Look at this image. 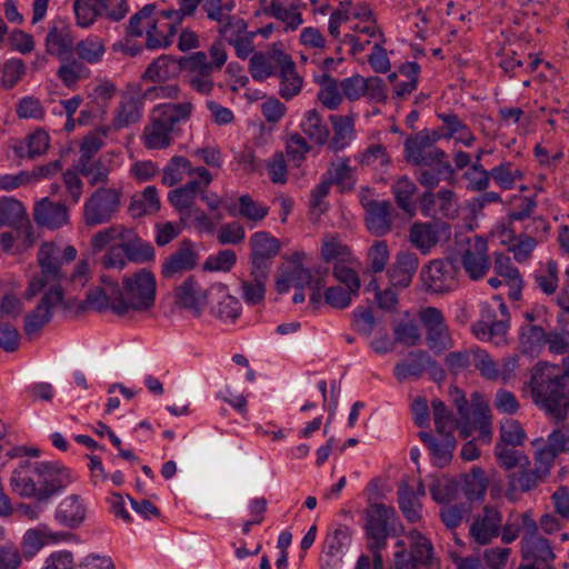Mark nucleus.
<instances>
[{"instance_id": "1a4fd4ad", "label": "nucleus", "mask_w": 569, "mask_h": 569, "mask_svg": "<svg viewBox=\"0 0 569 569\" xmlns=\"http://www.w3.org/2000/svg\"><path fill=\"white\" fill-rule=\"evenodd\" d=\"M409 538L410 550L395 553L396 569H436L438 563L431 541L417 530L410 531Z\"/></svg>"}, {"instance_id": "ea45409f", "label": "nucleus", "mask_w": 569, "mask_h": 569, "mask_svg": "<svg viewBox=\"0 0 569 569\" xmlns=\"http://www.w3.org/2000/svg\"><path fill=\"white\" fill-rule=\"evenodd\" d=\"M60 66L56 76L69 89H76L78 83L91 76V70L81 61L71 56L59 59Z\"/></svg>"}, {"instance_id": "338daca9", "label": "nucleus", "mask_w": 569, "mask_h": 569, "mask_svg": "<svg viewBox=\"0 0 569 569\" xmlns=\"http://www.w3.org/2000/svg\"><path fill=\"white\" fill-rule=\"evenodd\" d=\"M523 352H536L540 350L547 341V333L541 327L525 325L520 331Z\"/></svg>"}, {"instance_id": "2eb2a0df", "label": "nucleus", "mask_w": 569, "mask_h": 569, "mask_svg": "<svg viewBox=\"0 0 569 569\" xmlns=\"http://www.w3.org/2000/svg\"><path fill=\"white\" fill-rule=\"evenodd\" d=\"M366 226L370 233L382 237L392 229L396 211L389 200H372L361 194Z\"/></svg>"}, {"instance_id": "4468645a", "label": "nucleus", "mask_w": 569, "mask_h": 569, "mask_svg": "<svg viewBox=\"0 0 569 569\" xmlns=\"http://www.w3.org/2000/svg\"><path fill=\"white\" fill-rule=\"evenodd\" d=\"M393 507L383 503L371 505L367 511L366 533L370 550H381L389 535V523L395 518Z\"/></svg>"}, {"instance_id": "c9c22d12", "label": "nucleus", "mask_w": 569, "mask_h": 569, "mask_svg": "<svg viewBox=\"0 0 569 569\" xmlns=\"http://www.w3.org/2000/svg\"><path fill=\"white\" fill-rule=\"evenodd\" d=\"M440 224L435 222H415L409 229L410 243L428 254L433 247L439 242Z\"/></svg>"}, {"instance_id": "c85d7f7f", "label": "nucleus", "mask_w": 569, "mask_h": 569, "mask_svg": "<svg viewBox=\"0 0 569 569\" xmlns=\"http://www.w3.org/2000/svg\"><path fill=\"white\" fill-rule=\"evenodd\" d=\"M282 56L288 54L278 49L253 53L249 60V72L251 77L257 81H263L274 76L280 68Z\"/></svg>"}, {"instance_id": "6e6552de", "label": "nucleus", "mask_w": 569, "mask_h": 569, "mask_svg": "<svg viewBox=\"0 0 569 569\" xmlns=\"http://www.w3.org/2000/svg\"><path fill=\"white\" fill-rule=\"evenodd\" d=\"M122 196L121 182L98 187L84 201V223L88 227H96L110 222L120 210Z\"/></svg>"}, {"instance_id": "4be33fe9", "label": "nucleus", "mask_w": 569, "mask_h": 569, "mask_svg": "<svg viewBox=\"0 0 569 569\" xmlns=\"http://www.w3.org/2000/svg\"><path fill=\"white\" fill-rule=\"evenodd\" d=\"M198 256L192 249L191 242L184 240L180 247L171 253L162 263L161 274L167 278H176L196 268Z\"/></svg>"}, {"instance_id": "412c9836", "label": "nucleus", "mask_w": 569, "mask_h": 569, "mask_svg": "<svg viewBox=\"0 0 569 569\" xmlns=\"http://www.w3.org/2000/svg\"><path fill=\"white\" fill-rule=\"evenodd\" d=\"M560 365L539 361L531 369V391H561L566 388Z\"/></svg>"}, {"instance_id": "bf43d9fd", "label": "nucleus", "mask_w": 569, "mask_h": 569, "mask_svg": "<svg viewBox=\"0 0 569 569\" xmlns=\"http://www.w3.org/2000/svg\"><path fill=\"white\" fill-rule=\"evenodd\" d=\"M128 227L123 224H112L108 228L99 230L91 238V247L94 252H100L111 246L121 243Z\"/></svg>"}, {"instance_id": "c756f323", "label": "nucleus", "mask_w": 569, "mask_h": 569, "mask_svg": "<svg viewBox=\"0 0 569 569\" xmlns=\"http://www.w3.org/2000/svg\"><path fill=\"white\" fill-rule=\"evenodd\" d=\"M207 301V292L193 277H188L176 290V303L200 316Z\"/></svg>"}, {"instance_id": "f8f14e48", "label": "nucleus", "mask_w": 569, "mask_h": 569, "mask_svg": "<svg viewBox=\"0 0 569 569\" xmlns=\"http://www.w3.org/2000/svg\"><path fill=\"white\" fill-rule=\"evenodd\" d=\"M459 257L463 270L472 280L483 278L491 264L488 243L479 236L466 240L459 251Z\"/></svg>"}, {"instance_id": "9d476101", "label": "nucleus", "mask_w": 569, "mask_h": 569, "mask_svg": "<svg viewBox=\"0 0 569 569\" xmlns=\"http://www.w3.org/2000/svg\"><path fill=\"white\" fill-rule=\"evenodd\" d=\"M438 134L420 132L405 142V153L409 162L416 166L432 167L446 158L443 150L436 146Z\"/></svg>"}, {"instance_id": "cd10ccee", "label": "nucleus", "mask_w": 569, "mask_h": 569, "mask_svg": "<svg viewBox=\"0 0 569 569\" xmlns=\"http://www.w3.org/2000/svg\"><path fill=\"white\" fill-rule=\"evenodd\" d=\"M493 271L503 279L508 287V297L512 301L521 298L523 280L519 270L511 262L510 257L503 253L495 254Z\"/></svg>"}, {"instance_id": "6ab92c4d", "label": "nucleus", "mask_w": 569, "mask_h": 569, "mask_svg": "<svg viewBox=\"0 0 569 569\" xmlns=\"http://www.w3.org/2000/svg\"><path fill=\"white\" fill-rule=\"evenodd\" d=\"M501 527V512L497 508L486 507L481 513L473 518L470 526V536L477 543L487 545L499 536Z\"/></svg>"}, {"instance_id": "6e6d98bb", "label": "nucleus", "mask_w": 569, "mask_h": 569, "mask_svg": "<svg viewBox=\"0 0 569 569\" xmlns=\"http://www.w3.org/2000/svg\"><path fill=\"white\" fill-rule=\"evenodd\" d=\"M50 138L43 130H36L24 141L14 146V152L20 158H34L42 154L49 148Z\"/></svg>"}, {"instance_id": "052dcab7", "label": "nucleus", "mask_w": 569, "mask_h": 569, "mask_svg": "<svg viewBox=\"0 0 569 569\" xmlns=\"http://www.w3.org/2000/svg\"><path fill=\"white\" fill-rule=\"evenodd\" d=\"M519 356L518 355H509L507 357H502L496 360L495 370L497 371L496 377H491L492 383H499L502 386L511 385L516 378L519 370Z\"/></svg>"}, {"instance_id": "603ef678", "label": "nucleus", "mask_w": 569, "mask_h": 569, "mask_svg": "<svg viewBox=\"0 0 569 569\" xmlns=\"http://www.w3.org/2000/svg\"><path fill=\"white\" fill-rule=\"evenodd\" d=\"M333 137L329 142V149L337 152L345 149L353 139L355 126L349 117L331 116Z\"/></svg>"}, {"instance_id": "0e129e2a", "label": "nucleus", "mask_w": 569, "mask_h": 569, "mask_svg": "<svg viewBox=\"0 0 569 569\" xmlns=\"http://www.w3.org/2000/svg\"><path fill=\"white\" fill-rule=\"evenodd\" d=\"M431 405L437 431L441 435L450 436L457 429L458 418L452 415L442 401L433 399Z\"/></svg>"}, {"instance_id": "864d4df0", "label": "nucleus", "mask_w": 569, "mask_h": 569, "mask_svg": "<svg viewBox=\"0 0 569 569\" xmlns=\"http://www.w3.org/2000/svg\"><path fill=\"white\" fill-rule=\"evenodd\" d=\"M193 166L182 156H173L162 169V183L168 187L178 184L186 176H193Z\"/></svg>"}, {"instance_id": "79ce46f5", "label": "nucleus", "mask_w": 569, "mask_h": 569, "mask_svg": "<svg viewBox=\"0 0 569 569\" xmlns=\"http://www.w3.org/2000/svg\"><path fill=\"white\" fill-rule=\"evenodd\" d=\"M299 127L311 142L321 146L328 141L329 128L317 109L306 111Z\"/></svg>"}, {"instance_id": "58836bf2", "label": "nucleus", "mask_w": 569, "mask_h": 569, "mask_svg": "<svg viewBox=\"0 0 569 569\" xmlns=\"http://www.w3.org/2000/svg\"><path fill=\"white\" fill-rule=\"evenodd\" d=\"M532 401L557 422L565 421L569 411V393H531Z\"/></svg>"}, {"instance_id": "20e7f679", "label": "nucleus", "mask_w": 569, "mask_h": 569, "mask_svg": "<svg viewBox=\"0 0 569 569\" xmlns=\"http://www.w3.org/2000/svg\"><path fill=\"white\" fill-rule=\"evenodd\" d=\"M193 108L191 101L157 104L141 134L143 147L148 150L169 148L174 140L177 126L191 117Z\"/></svg>"}, {"instance_id": "49530a36", "label": "nucleus", "mask_w": 569, "mask_h": 569, "mask_svg": "<svg viewBox=\"0 0 569 569\" xmlns=\"http://www.w3.org/2000/svg\"><path fill=\"white\" fill-rule=\"evenodd\" d=\"M422 201L425 204L431 203L439 213L448 219H455L459 212L457 196L453 190L442 188L438 192H426Z\"/></svg>"}, {"instance_id": "a19ab883", "label": "nucleus", "mask_w": 569, "mask_h": 569, "mask_svg": "<svg viewBox=\"0 0 569 569\" xmlns=\"http://www.w3.org/2000/svg\"><path fill=\"white\" fill-rule=\"evenodd\" d=\"M73 51L77 53V59L84 64H98L103 60L106 54V43L101 37L89 34L74 43Z\"/></svg>"}, {"instance_id": "7ed1b4c3", "label": "nucleus", "mask_w": 569, "mask_h": 569, "mask_svg": "<svg viewBox=\"0 0 569 569\" xmlns=\"http://www.w3.org/2000/svg\"><path fill=\"white\" fill-rule=\"evenodd\" d=\"M181 22L171 10H157L154 4H146L130 19L127 33L131 37H146V47L150 50L168 48Z\"/></svg>"}, {"instance_id": "ddd939ff", "label": "nucleus", "mask_w": 569, "mask_h": 569, "mask_svg": "<svg viewBox=\"0 0 569 569\" xmlns=\"http://www.w3.org/2000/svg\"><path fill=\"white\" fill-rule=\"evenodd\" d=\"M73 12L77 26L89 28L99 17H106L113 22L122 20L129 12V6L126 0H119L114 9H107L96 0H74Z\"/></svg>"}, {"instance_id": "9b49d317", "label": "nucleus", "mask_w": 569, "mask_h": 569, "mask_svg": "<svg viewBox=\"0 0 569 569\" xmlns=\"http://www.w3.org/2000/svg\"><path fill=\"white\" fill-rule=\"evenodd\" d=\"M181 62L188 86L199 94L209 96L214 88L212 78L214 70L207 64V53L203 51L192 52L187 57H181Z\"/></svg>"}, {"instance_id": "4d7b16f0", "label": "nucleus", "mask_w": 569, "mask_h": 569, "mask_svg": "<svg viewBox=\"0 0 569 569\" xmlns=\"http://www.w3.org/2000/svg\"><path fill=\"white\" fill-rule=\"evenodd\" d=\"M229 212L232 217L239 216L247 219L252 223L251 227H254L267 217L269 208L256 202L250 196L246 194L239 198L238 210L236 211V209L231 207Z\"/></svg>"}, {"instance_id": "3c124183", "label": "nucleus", "mask_w": 569, "mask_h": 569, "mask_svg": "<svg viewBox=\"0 0 569 569\" xmlns=\"http://www.w3.org/2000/svg\"><path fill=\"white\" fill-rule=\"evenodd\" d=\"M159 209L160 199L158 196V190L154 186L146 187L141 194L131 199L129 204V212L134 218L154 213Z\"/></svg>"}, {"instance_id": "aec40b11", "label": "nucleus", "mask_w": 569, "mask_h": 569, "mask_svg": "<svg viewBox=\"0 0 569 569\" xmlns=\"http://www.w3.org/2000/svg\"><path fill=\"white\" fill-rule=\"evenodd\" d=\"M76 38L70 26L63 21H54L48 29L44 47L48 54L63 59L72 54Z\"/></svg>"}, {"instance_id": "13d9d810", "label": "nucleus", "mask_w": 569, "mask_h": 569, "mask_svg": "<svg viewBox=\"0 0 569 569\" xmlns=\"http://www.w3.org/2000/svg\"><path fill=\"white\" fill-rule=\"evenodd\" d=\"M398 502L400 510L408 521L417 522L421 519V503L409 485H400L398 489Z\"/></svg>"}, {"instance_id": "bb28decb", "label": "nucleus", "mask_w": 569, "mask_h": 569, "mask_svg": "<svg viewBox=\"0 0 569 569\" xmlns=\"http://www.w3.org/2000/svg\"><path fill=\"white\" fill-rule=\"evenodd\" d=\"M419 260L416 253L400 251L395 263L388 269V278L392 287L407 288L418 269Z\"/></svg>"}, {"instance_id": "f3484780", "label": "nucleus", "mask_w": 569, "mask_h": 569, "mask_svg": "<svg viewBox=\"0 0 569 569\" xmlns=\"http://www.w3.org/2000/svg\"><path fill=\"white\" fill-rule=\"evenodd\" d=\"M457 270L448 260H433L422 272V281L427 289L433 293L451 291L457 286Z\"/></svg>"}, {"instance_id": "423d86ee", "label": "nucleus", "mask_w": 569, "mask_h": 569, "mask_svg": "<svg viewBox=\"0 0 569 569\" xmlns=\"http://www.w3.org/2000/svg\"><path fill=\"white\" fill-rule=\"evenodd\" d=\"M458 413L457 430L460 437L467 439L477 433V440L489 445L492 441V413L489 403L478 393L469 401L465 393L455 399Z\"/></svg>"}, {"instance_id": "09e8293b", "label": "nucleus", "mask_w": 569, "mask_h": 569, "mask_svg": "<svg viewBox=\"0 0 569 569\" xmlns=\"http://www.w3.org/2000/svg\"><path fill=\"white\" fill-rule=\"evenodd\" d=\"M352 532L346 525H336L330 528L325 539L326 553L330 557L341 558L351 545Z\"/></svg>"}, {"instance_id": "5701e85b", "label": "nucleus", "mask_w": 569, "mask_h": 569, "mask_svg": "<svg viewBox=\"0 0 569 569\" xmlns=\"http://www.w3.org/2000/svg\"><path fill=\"white\" fill-rule=\"evenodd\" d=\"M251 262L263 276L268 261L276 257L280 250V242L267 231L254 232L250 237Z\"/></svg>"}, {"instance_id": "0eeeda50", "label": "nucleus", "mask_w": 569, "mask_h": 569, "mask_svg": "<svg viewBox=\"0 0 569 569\" xmlns=\"http://www.w3.org/2000/svg\"><path fill=\"white\" fill-rule=\"evenodd\" d=\"M510 315L500 297L480 305V318L471 326L475 337L481 341L501 346L506 342Z\"/></svg>"}, {"instance_id": "5fc2aeb1", "label": "nucleus", "mask_w": 569, "mask_h": 569, "mask_svg": "<svg viewBox=\"0 0 569 569\" xmlns=\"http://www.w3.org/2000/svg\"><path fill=\"white\" fill-rule=\"evenodd\" d=\"M533 280L536 287L545 295L552 296L559 286L558 264L555 260H548L535 270Z\"/></svg>"}, {"instance_id": "69168bd1", "label": "nucleus", "mask_w": 569, "mask_h": 569, "mask_svg": "<svg viewBox=\"0 0 569 569\" xmlns=\"http://www.w3.org/2000/svg\"><path fill=\"white\" fill-rule=\"evenodd\" d=\"M500 442L510 447H519L522 446L527 433L519 421L510 418H506L501 420L500 428Z\"/></svg>"}, {"instance_id": "dca6fc26", "label": "nucleus", "mask_w": 569, "mask_h": 569, "mask_svg": "<svg viewBox=\"0 0 569 569\" xmlns=\"http://www.w3.org/2000/svg\"><path fill=\"white\" fill-rule=\"evenodd\" d=\"M420 320L427 329V345L436 353L449 349L451 337L442 312L435 307H427L419 313Z\"/></svg>"}, {"instance_id": "8fccbe9b", "label": "nucleus", "mask_w": 569, "mask_h": 569, "mask_svg": "<svg viewBox=\"0 0 569 569\" xmlns=\"http://www.w3.org/2000/svg\"><path fill=\"white\" fill-rule=\"evenodd\" d=\"M491 171V179L503 190H511L518 181L525 178V171L512 161L503 160L495 166Z\"/></svg>"}, {"instance_id": "f03ea898", "label": "nucleus", "mask_w": 569, "mask_h": 569, "mask_svg": "<svg viewBox=\"0 0 569 569\" xmlns=\"http://www.w3.org/2000/svg\"><path fill=\"white\" fill-rule=\"evenodd\" d=\"M9 482L20 497L46 503L72 482V477L59 462L26 460L12 470Z\"/></svg>"}, {"instance_id": "e433bc0d", "label": "nucleus", "mask_w": 569, "mask_h": 569, "mask_svg": "<svg viewBox=\"0 0 569 569\" xmlns=\"http://www.w3.org/2000/svg\"><path fill=\"white\" fill-rule=\"evenodd\" d=\"M322 177L342 192L352 190L356 184V169L346 157L331 161Z\"/></svg>"}, {"instance_id": "37998d69", "label": "nucleus", "mask_w": 569, "mask_h": 569, "mask_svg": "<svg viewBox=\"0 0 569 569\" xmlns=\"http://www.w3.org/2000/svg\"><path fill=\"white\" fill-rule=\"evenodd\" d=\"M218 302L211 307V313L226 323L234 322L241 315L240 301L227 292L224 286H218Z\"/></svg>"}, {"instance_id": "4c0bfd02", "label": "nucleus", "mask_w": 569, "mask_h": 569, "mask_svg": "<svg viewBox=\"0 0 569 569\" xmlns=\"http://www.w3.org/2000/svg\"><path fill=\"white\" fill-rule=\"evenodd\" d=\"M121 243L128 261L144 263L156 258V251L152 244L142 240L132 228L127 229Z\"/></svg>"}, {"instance_id": "2f4dec72", "label": "nucleus", "mask_w": 569, "mask_h": 569, "mask_svg": "<svg viewBox=\"0 0 569 569\" xmlns=\"http://www.w3.org/2000/svg\"><path fill=\"white\" fill-rule=\"evenodd\" d=\"M87 513L83 500L78 495H70L62 499L54 511V519L70 529L78 528Z\"/></svg>"}, {"instance_id": "f257e3e1", "label": "nucleus", "mask_w": 569, "mask_h": 569, "mask_svg": "<svg viewBox=\"0 0 569 569\" xmlns=\"http://www.w3.org/2000/svg\"><path fill=\"white\" fill-rule=\"evenodd\" d=\"M60 249L52 242L41 244L38 262L41 274L29 283L27 296L33 297L43 291V296L33 310L24 317L23 330L29 339L37 337L52 319L56 308L63 303L61 281L63 273L59 261Z\"/></svg>"}, {"instance_id": "c03bdc74", "label": "nucleus", "mask_w": 569, "mask_h": 569, "mask_svg": "<svg viewBox=\"0 0 569 569\" xmlns=\"http://www.w3.org/2000/svg\"><path fill=\"white\" fill-rule=\"evenodd\" d=\"M417 179L422 187L431 190L441 181H453L455 169L445 158L440 162H435L432 167L419 170Z\"/></svg>"}, {"instance_id": "a878e982", "label": "nucleus", "mask_w": 569, "mask_h": 569, "mask_svg": "<svg viewBox=\"0 0 569 569\" xmlns=\"http://www.w3.org/2000/svg\"><path fill=\"white\" fill-rule=\"evenodd\" d=\"M143 113V100L137 94H123L114 109L112 127L116 130L137 123Z\"/></svg>"}, {"instance_id": "7c9ffc66", "label": "nucleus", "mask_w": 569, "mask_h": 569, "mask_svg": "<svg viewBox=\"0 0 569 569\" xmlns=\"http://www.w3.org/2000/svg\"><path fill=\"white\" fill-rule=\"evenodd\" d=\"M342 94L351 101L360 99L365 94L378 97L382 93V81L378 77L363 78L352 76L340 82Z\"/></svg>"}, {"instance_id": "473e14b6", "label": "nucleus", "mask_w": 569, "mask_h": 569, "mask_svg": "<svg viewBox=\"0 0 569 569\" xmlns=\"http://www.w3.org/2000/svg\"><path fill=\"white\" fill-rule=\"evenodd\" d=\"M182 69L181 58L174 59L172 56L162 54L148 66L142 78L151 82H166L177 78Z\"/></svg>"}, {"instance_id": "e2e57ef3", "label": "nucleus", "mask_w": 569, "mask_h": 569, "mask_svg": "<svg viewBox=\"0 0 569 569\" xmlns=\"http://www.w3.org/2000/svg\"><path fill=\"white\" fill-rule=\"evenodd\" d=\"M27 72L26 63L19 58H10L2 64L0 84L3 89L14 88Z\"/></svg>"}, {"instance_id": "a211bd4d", "label": "nucleus", "mask_w": 569, "mask_h": 569, "mask_svg": "<svg viewBox=\"0 0 569 569\" xmlns=\"http://www.w3.org/2000/svg\"><path fill=\"white\" fill-rule=\"evenodd\" d=\"M73 535L66 531H52L47 525L40 523L28 529L21 541L26 558L34 557L44 546L70 541Z\"/></svg>"}, {"instance_id": "72a5a7b5", "label": "nucleus", "mask_w": 569, "mask_h": 569, "mask_svg": "<svg viewBox=\"0 0 569 569\" xmlns=\"http://www.w3.org/2000/svg\"><path fill=\"white\" fill-rule=\"evenodd\" d=\"M431 363V357L423 350L409 352L407 359L396 363L393 375L399 382L415 380L421 377Z\"/></svg>"}, {"instance_id": "de8ad7c7", "label": "nucleus", "mask_w": 569, "mask_h": 569, "mask_svg": "<svg viewBox=\"0 0 569 569\" xmlns=\"http://www.w3.org/2000/svg\"><path fill=\"white\" fill-rule=\"evenodd\" d=\"M310 280V270L301 263H295L284 268L276 281L279 293H286L291 288L303 289Z\"/></svg>"}, {"instance_id": "b1692460", "label": "nucleus", "mask_w": 569, "mask_h": 569, "mask_svg": "<svg viewBox=\"0 0 569 569\" xmlns=\"http://www.w3.org/2000/svg\"><path fill=\"white\" fill-rule=\"evenodd\" d=\"M33 219L39 226L54 230L68 223L69 210L64 203L53 202L46 197L36 203Z\"/></svg>"}, {"instance_id": "39448f33", "label": "nucleus", "mask_w": 569, "mask_h": 569, "mask_svg": "<svg viewBox=\"0 0 569 569\" xmlns=\"http://www.w3.org/2000/svg\"><path fill=\"white\" fill-rule=\"evenodd\" d=\"M112 312L118 316H124L130 311H148L154 306L157 280L147 269H140L131 276L123 277L121 287L119 284H112Z\"/></svg>"}, {"instance_id": "f704fd0d", "label": "nucleus", "mask_w": 569, "mask_h": 569, "mask_svg": "<svg viewBox=\"0 0 569 569\" xmlns=\"http://www.w3.org/2000/svg\"><path fill=\"white\" fill-rule=\"evenodd\" d=\"M521 553L523 560L531 561V565L548 563L555 559V553L548 539L539 536H522Z\"/></svg>"}, {"instance_id": "680f3d73", "label": "nucleus", "mask_w": 569, "mask_h": 569, "mask_svg": "<svg viewBox=\"0 0 569 569\" xmlns=\"http://www.w3.org/2000/svg\"><path fill=\"white\" fill-rule=\"evenodd\" d=\"M76 168L81 176L88 179L89 184L92 187L104 186L109 181L110 169L101 160L77 162Z\"/></svg>"}, {"instance_id": "a18cd8bd", "label": "nucleus", "mask_w": 569, "mask_h": 569, "mask_svg": "<svg viewBox=\"0 0 569 569\" xmlns=\"http://www.w3.org/2000/svg\"><path fill=\"white\" fill-rule=\"evenodd\" d=\"M392 194L398 207L409 217L416 212L415 194L417 192L416 183L407 176H401L395 180L391 186Z\"/></svg>"}, {"instance_id": "774afa93", "label": "nucleus", "mask_w": 569, "mask_h": 569, "mask_svg": "<svg viewBox=\"0 0 569 569\" xmlns=\"http://www.w3.org/2000/svg\"><path fill=\"white\" fill-rule=\"evenodd\" d=\"M396 343L415 347L421 340L418 325L413 320H401L393 328Z\"/></svg>"}, {"instance_id": "393cba45", "label": "nucleus", "mask_w": 569, "mask_h": 569, "mask_svg": "<svg viewBox=\"0 0 569 569\" xmlns=\"http://www.w3.org/2000/svg\"><path fill=\"white\" fill-rule=\"evenodd\" d=\"M276 74L279 79V96L282 99L290 101L301 92L303 78L298 73L296 63L289 54L282 56Z\"/></svg>"}]
</instances>
